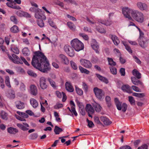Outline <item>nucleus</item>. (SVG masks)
Masks as SVG:
<instances>
[{
    "label": "nucleus",
    "instance_id": "a18cd8bd",
    "mask_svg": "<svg viewBox=\"0 0 149 149\" xmlns=\"http://www.w3.org/2000/svg\"><path fill=\"white\" fill-rule=\"evenodd\" d=\"M70 63L72 67L74 70H76L77 68V66L76 63L73 61H70Z\"/></svg>",
    "mask_w": 149,
    "mask_h": 149
},
{
    "label": "nucleus",
    "instance_id": "c03bdc74",
    "mask_svg": "<svg viewBox=\"0 0 149 149\" xmlns=\"http://www.w3.org/2000/svg\"><path fill=\"white\" fill-rule=\"evenodd\" d=\"M109 68L112 74H117V70L116 68L113 67H110Z\"/></svg>",
    "mask_w": 149,
    "mask_h": 149
},
{
    "label": "nucleus",
    "instance_id": "20e7f679",
    "mask_svg": "<svg viewBox=\"0 0 149 149\" xmlns=\"http://www.w3.org/2000/svg\"><path fill=\"white\" fill-rule=\"evenodd\" d=\"M114 101L116 106L118 110H121L122 109V111L124 112L126 111L127 107L126 104L125 103H122L117 98H115Z\"/></svg>",
    "mask_w": 149,
    "mask_h": 149
},
{
    "label": "nucleus",
    "instance_id": "a19ab883",
    "mask_svg": "<svg viewBox=\"0 0 149 149\" xmlns=\"http://www.w3.org/2000/svg\"><path fill=\"white\" fill-rule=\"evenodd\" d=\"M48 22L49 25L55 29L57 28V26L55 25V23L53 22V20L49 18L48 20Z\"/></svg>",
    "mask_w": 149,
    "mask_h": 149
},
{
    "label": "nucleus",
    "instance_id": "f8f14e48",
    "mask_svg": "<svg viewBox=\"0 0 149 149\" xmlns=\"http://www.w3.org/2000/svg\"><path fill=\"white\" fill-rule=\"evenodd\" d=\"M140 46L143 48L146 47L148 45V42L145 38H141L138 39Z\"/></svg>",
    "mask_w": 149,
    "mask_h": 149
},
{
    "label": "nucleus",
    "instance_id": "2eb2a0df",
    "mask_svg": "<svg viewBox=\"0 0 149 149\" xmlns=\"http://www.w3.org/2000/svg\"><path fill=\"white\" fill-rule=\"evenodd\" d=\"M138 79L134 77H131L132 82L135 85H140L141 86L143 87L144 85L143 83Z\"/></svg>",
    "mask_w": 149,
    "mask_h": 149
},
{
    "label": "nucleus",
    "instance_id": "f3484780",
    "mask_svg": "<svg viewBox=\"0 0 149 149\" xmlns=\"http://www.w3.org/2000/svg\"><path fill=\"white\" fill-rule=\"evenodd\" d=\"M121 90L124 92H126L129 93H132V91L130 86L128 84L124 85L121 87Z\"/></svg>",
    "mask_w": 149,
    "mask_h": 149
},
{
    "label": "nucleus",
    "instance_id": "c756f323",
    "mask_svg": "<svg viewBox=\"0 0 149 149\" xmlns=\"http://www.w3.org/2000/svg\"><path fill=\"white\" fill-rule=\"evenodd\" d=\"M7 131L8 133L12 134H14L18 132L17 129L12 127L8 128Z\"/></svg>",
    "mask_w": 149,
    "mask_h": 149
},
{
    "label": "nucleus",
    "instance_id": "f03ea898",
    "mask_svg": "<svg viewBox=\"0 0 149 149\" xmlns=\"http://www.w3.org/2000/svg\"><path fill=\"white\" fill-rule=\"evenodd\" d=\"M9 58L13 63L17 64H22L23 62L26 65H28V62L26 59L22 56L20 57V59L16 55L13 54L11 56L10 54H8Z\"/></svg>",
    "mask_w": 149,
    "mask_h": 149
},
{
    "label": "nucleus",
    "instance_id": "680f3d73",
    "mask_svg": "<svg viewBox=\"0 0 149 149\" xmlns=\"http://www.w3.org/2000/svg\"><path fill=\"white\" fill-rule=\"evenodd\" d=\"M97 29L99 32L101 33H105L106 32L105 30L103 28H98L97 27Z\"/></svg>",
    "mask_w": 149,
    "mask_h": 149
},
{
    "label": "nucleus",
    "instance_id": "603ef678",
    "mask_svg": "<svg viewBox=\"0 0 149 149\" xmlns=\"http://www.w3.org/2000/svg\"><path fill=\"white\" fill-rule=\"evenodd\" d=\"M64 1L67 3H70L74 4L75 6L77 5V3L74 0H64Z\"/></svg>",
    "mask_w": 149,
    "mask_h": 149
},
{
    "label": "nucleus",
    "instance_id": "b1692460",
    "mask_svg": "<svg viewBox=\"0 0 149 149\" xmlns=\"http://www.w3.org/2000/svg\"><path fill=\"white\" fill-rule=\"evenodd\" d=\"M100 119L101 121L103 122L105 125H109L111 124V122L109 121V119L106 117L102 116L100 117Z\"/></svg>",
    "mask_w": 149,
    "mask_h": 149
},
{
    "label": "nucleus",
    "instance_id": "f257e3e1",
    "mask_svg": "<svg viewBox=\"0 0 149 149\" xmlns=\"http://www.w3.org/2000/svg\"><path fill=\"white\" fill-rule=\"evenodd\" d=\"M32 65L40 71L46 73L50 69V64L46 56L41 52L38 51L34 53Z\"/></svg>",
    "mask_w": 149,
    "mask_h": 149
},
{
    "label": "nucleus",
    "instance_id": "9b49d317",
    "mask_svg": "<svg viewBox=\"0 0 149 149\" xmlns=\"http://www.w3.org/2000/svg\"><path fill=\"white\" fill-rule=\"evenodd\" d=\"M35 17L38 19H42L45 20L46 16L42 13L41 10L38 9L37 10L35 13Z\"/></svg>",
    "mask_w": 149,
    "mask_h": 149
},
{
    "label": "nucleus",
    "instance_id": "c85d7f7f",
    "mask_svg": "<svg viewBox=\"0 0 149 149\" xmlns=\"http://www.w3.org/2000/svg\"><path fill=\"white\" fill-rule=\"evenodd\" d=\"M16 107L19 109H22L24 107V104L20 101H18L15 102Z\"/></svg>",
    "mask_w": 149,
    "mask_h": 149
},
{
    "label": "nucleus",
    "instance_id": "7ed1b4c3",
    "mask_svg": "<svg viewBox=\"0 0 149 149\" xmlns=\"http://www.w3.org/2000/svg\"><path fill=\"white\" fill-rule=\"evenodd\" d=\"M72 47L77 51L82 50L84 48L83 44L77 38L74 39L71 42Z\"/></svg>",
    "mask_w": 149,
    "mask_h": 149
},
{
    "label": "nucleus",
    "instance_id": "bf43d9fd",
    "mask_svg": "<svg viewBox=\"0 0 149 149\" xmlns=\"http://www.w3.org/2000/svg\"><path fill=\"white\" fill-rule=\"evenodd\" d=\"M38 134L37 133H33L30 135V137L32 139H34L38 137Z\"/></svg>",
    "mask_w": 149,
    "mask_h": 149
},
{
    "label": "nucleus",
    "instance_id": "aec40b11",
    "mask_svg": "<svg viewBox=\"0 0 149 149\" xmlns=\"http://www.w3.org/2000/svg\"><path fill=\"white\" fill-rule=\"evenodd\" d=\"M109 36V37L111 38L114 44L116 45H118L120 43V41L118 37L115 35L110 34Z\"/></svg>",
    "mask_w": 149,
    "mask_h": 149
},
{
    "label": "nucleus",
    "instance_id": "69168bd1",
    "mask_svg": "<svg viewBox=\"0 0 149 149\" xmlns=\"http://www.w3.org/2000/svg\"><path fill=\"white\" fill-rule=\"evenodd\" d=\"M137 149H148V146L146 144H144L139 147Z\"/></svg>",
    "mask_w": 149,
    "mask_h": 149
},
{
    "label": "nucleus",
    "instance_id": "2f4dec72",
    "mask_svg": "<svg viewBox=\"0 0 149 149\" xmlns=\"http://www.w3.org/2000/svg\"><path fill=\"white\" fill-rule=\"evenodd\" d=\"M107 60L108 62L109 65H111V67L115 66L116 65V63L113 61L112 58L108 57Z\"/></svg>",
    "mask_w": 149,
    "mask_h": 149
},
{
    "label": "nucleus",
    "instance_id": "ea45409f",
    "mask_svg": "<svg viewBox=\"0 0 149 149\" xmlns=\"http://www.w3.org/2000/svg\"><path fill=\"white\" fill-rule=\"evenodd\" d=\"M5 83L6 85L8 87L10 88L11 85H10L9 78L8 76H6L5 77Z\"/></svg>",
    "mask_w": 149,
    "mask_h": 149
},
{
    "label": "nucleus",
    "instance_id": "1a4fd4ad",
    "mask_svg": "<svg viewBox=\"0 0 149 149\" xmlns=\"http://www.w3.org/2000/svg\"><path fill=\"white\" fill-rule=\"evenodd\" d=\"M65 52L70 56L73 57L74 56V52L72 48L70 45H67L64 47Z\"/></svg>",
    "mask_w": 149,
    "mask_h": 149
},
{
    "label": "nucleus",
    "instance_id": "3c124183",
    "mask_svg": "<svg viewBox=\"0 0 149 149\" xmlns=\"http://www.w3.org/2000/svg\"><path fill=\"white\" fill-rule=\"evenodd\" d=\"M79 35L80 36L82 37L84 39L86 40H87L89 39V37L88 35L84 33H80L79 34Z\"/></svg>",
    "mask_w": 149,
    "mask_h": 149
},
{
    "label": "nucleus",
    "instance_id": "72a5a7b5",
    "mask_svg": "<svg viewBox=\"0 0 149 149\" xmlns=\"http://www.w3.org/2000/svg\"><path fill=\"white\" fill-rule=\"evenodd\" d=\"M47 80L49 81L50 84L53 88H56V87L57 86L55 82L52 79H51L50 78H47Z\"/></svg>",
    "mask_w": 149,
    "mask_h": 149
},
{
    "label": "nucleus",
    "instance_id": "473e14b6",
    "mask_svg": "<svg viewBox=\"0 0 149 149\" xmlns=\"http://www.w3.org/2000/svg\"><path fill=\"white\" fill-rule=\"evenodd\" d=\"M105 100L107 107H111V97L109 96H106Z\"/></svg>",
    "mask_w": 149,
    "mask_h": 149
},
{
    "label": "nucleus",
    "instance_id": "e433bc0d",
    "mask_svg": "<svg viewBox=\"0 0 149 149\" xmlns=\"http://www.w3.org/2000/svg\"><path fill=\"white\" fill-rule=\"evenodd\" d=\"M11 31L13 33H17L19 30L17 26L15 25L12 27L10 29Z\"/></svg>",
    "mask_w": 149,
    "mask_h": 149
},
{
    "label": "nucleus",
    "instance_id": "6e6d98bb",
    "mask_svg": "<svg viewBox=\"0 0 149 149\" xmlns=\"http://www.w3.org/2000/svg\"><path fill=\"white\" fill-rule=\"evenodd\" d=\"M94 120L95 122L99 124H101V122H100L99 118L97 116H95L94 118Z\"/></svg>",
    "mask_w": 149,
    "mask_h": 149
},
{
    "label": "nucleus",
    "instance_id": "79ce46f5",
    "mask_svg": "<svg viewBox=\"0 0 149 149\" xmlns=\"http://www.w3.org/2000/svg\"><path fill=\"white\" fill-rule=\"evenodd\" d=\"M37 24L40 27H42L44 26V24L42 19H39L38 20Z\"/></svg>",
    "mask_w": 149,
    "mask_h": 149
},
{
    "label": "nucleus",
    "instance_id": "6e6552de",
    "mask_svg": "<svg viewBox=\"0 0 149 149\" xmlns=\"http://www.w3.org/2000/svg\"><path fill=\"white\" fill-rule=\"evenodd\" d=\"M80 62L81 64L86 68L91 69L92 65L90 61L83 58L80 59Z\"/></svg>",
    "mask_w": 149,
    "mask_h": 149
},
{
    "label": "nucleus",
    "instance_id": "7c9ffc66",
    "mask_svg": "<svg viewBox=\"0 0 149 149\" xmlns=\"http://www.w3.org/2000/svg\"><path fill=\"white\" fill-rule=\"evenodd\" d=\"M55 134H58L60 133L63 131V130L57 126H56L54 130Z\"/></svg>",
    "mask_w": 149,
    "mask_h": 149
},
{
    "label": "nucleus",
    "instance_id": "c9c22d12",
    "mask_svg": "<svg viewBox=\"0 0 149 149\" xmlns=\"http://www.w3.org/2000/svg\"><path fill=\"white\" fill-rule=\"evenodd\" d=\"M75 90L77 93L79 95H81L83 94V91L82 90L78 87L76 85L75 86Z\"/></svg>",
    "mask_w": 149,
    "mask_h": 149
},
{
    "label": "nucleus",
    "instance_id": "052dcab7",
    "mask_svg": "<svg viewBox=\"0 0 149 149\" xmlns=\"http://www.w3.org/2000/svg\"><path fill=\"white\" fill-rule=\"evenodd\" d=\"M104 25L107 26H110L112 23V22L111 20H104Z\"/></svg>",
    "mask_w": 149,
    "mask_h": 149
},
{
    "label": "nucleus",
    "instance_id": "864d4df0",
    "mask_svg": "<svg viewBox=\"0 0 149 149\" xmlns=\"http://www.w3.org/2000/svg\"><path fill=\"white\" fill-rule=\"evenodd\" d=\"M22 52L24 56H27L28 54V48L27 47H26L22 49Z\"/></svg>",
    "mask_w": 149,
    "mask_h": 149
},
{
    "label": "nucleus",
    "instance_id": "423d86ee",
    "mask_svg": "<svg viewBox=\"0 0 149 149\" xmlns=\"http://www.w3.org/2000/svg\"><path fill=\"white\" fill-rule=\"evenodd\" d=\"M93 91L96 97L98 100L101 101L104 98L105 93L102 89L95 87L94 88Z\"/></svg>",
    "mask_w": 149,
    "mask_h": 149
},
{
    "label": "nucleus",
    "instance_id": "4d7b16f0",
    "mask_svg": "<svg viewBox=\"0 0 149 149\" xmlns=\"http://www.w3.org/2000/svg\"><path fill=\"white\" fill-rule=\"evenodd\" d=\"M42 35L43 37L41 39V41H42L43 40L46 39L48 40L49 42H51V41L50 39L48 37H47L45 34H42Z\"/></svg>",
    "mask_w": 149,
    "mask_h": 149
},
{
    "label": "nucleus",
    "instance_id": "5fc2aeb1",
    "mask_svg": "<svg viewBox=\"0 0 149 149\" xmlns=\"http://www.w3.org/2000/svg\"><path fill=\"white\" fill-rule=\"evenodd\" d=\"M135 91L137 92H140V89L137 86H132L131 87Z\"/></svg>",
    "mask_w": 149,
    "mask_h": 149
},
{
    "label": "nucleus",
    "instance_id": "0eeeda50",
    "mask_svg": "<svg viewBox=\"0 0 149 149\" xmlns=\"http://www.w3.org/2000/svg\"><path fill=\"white\" fill-rule=\"evenodd\" d=\"M122 11L124 16L126 18H127L130 20L132 19V18L130 15L131 14L132 15V12L133 11L132 9L129 8H123L122 9Z\"/></svg>",
    "mask_w": 149,
    "mask_h": 149
},
{
    "label": "nucleus",
    "instance_id": "a211bd4d",
    "mask_svg": "<svg viewBox=\"0 0 149 149\" xmlns=\"http://www.w3.org/2000/svg\"><path fill=\"white\" fill-rule=\"evenodd\" d=\"M30 92L31 94L33 95H36L37 94V89L35 85H31L30 86Z\"/></svg>",
    "mask_w": 149,
    "mask_h": 149
},
{
    "label": "nucleus",
    "instance_id": "4c0bfd02",
    "mask_svg": "<svg viewBox=\"0 0 149 149\" xmlns=\"http://www.w3.org/2000/svg\"><path fill=\"white\" fill-rule=\"evenodd\" d=\"M7 114L4 111H2L1 113V116L2 119L5 120L7 119Z\"/></svg>",
    "mask_w": 149,
    "mask_h": 149
},
{
    "label": "nucleus",
    "instance_id": "dca6fc26",
    "mask_svg": "<svg viewBox=\"0 0 149 149\" xmlns=\"http://www.w3.org/2000/svg\"><path fill=\"white\" fill-rule=\"evenodd\" d=\"M66 90L70 92H72L74 91V88L70 82L67 81L65 84Z\"/></svg>",
    "mask_w": 149,
    "mask_h": 149
},
{
    "label": "nucleus",
    "instance_id": "338daca9",
    "mask_svg": "<svg viewBox=\"0 0 149 149\" xmlns=\"http://www.w3.org/2000/svg\"><path fill=\"white\" fill-rule=\"evenodd\" d=\"M82 86L83 89L85 91H87L88 89V87L86 84L83 82V83Z\"/></svg>",
    "mask_w": 149,
    "mask_h": 149
},
{
    "label": "nucleus",
    "instance_id": "58836bf2",
    "mask_svg": "<svg viewBox=\"0 0 149 149\" xmlns=\"http://www.w3.org/2000/svg\"><path fill=\"white\" fill-rule=\"evenodd\" d=\"M132 95L136 97L141 98L144 97L145 95L143 93H133L132 94Z\"/></svg>",
    "mask_w": 149,
    "mask_h": 149
},
{
    "label": "nucleus",
    "instance_id": "49530a36",
    "mask_svg": "<svg viewBox=\"0 0 149 149\" xmlns=\"http://www.w3.org/2000/svg\"><path fill=\"white\" fill-rule=\"evenodd\" d=\"M11 50L16 54H18L19 53V51L17 47H12L11 48Z\"/></svg>",
    "mask_w": 149,
    "mask_h": 149
},
{
    "label": "nucleus",
    "instance_id": "5701e85b",
    "mask_svg": "<svg viewBox=\"0 0 149 149\" xmlns=\"http://www.w3.org/2000/svg\"><path fill=\"white\" fill-rule=\"evenodd\" d=\"M86 111L88 113H93L94 112V110L92 106L89 104H87L85 108Z\"/></svg>",
    "mask_w": 149,
    "mask_h": 149
},
{
    "label": "nucleus",
    "instance_id": "774afa93",
    "mask_svg": "<svg viewBox=\"0 0 149 149\" xmlns=\"http://www.w3.org/2000/svg\"><path fill=\"white\" fill-rule=\"evenodd\" d=\"M120 149H131V148L129 146H125L121 147Z\"/></svg>",
    "mask_w": 149,
    "mask_h": 149
},
{
    "label": "nucleus",
    "instance_id": "13d9d810",
    "mask_svg": "<svg viewBox=\"0 0 149 149\" xmlns=\"http://www.w3.org/2000/svg\"><path fill=\"white\" fill-rule=\"evenodd\" d=\"M101 107L99 104H97L95 107V109L96 111L99 112L101 111Z\"/></svg>",
    "mask_w": 149,
    "mask_h": 149
},
{
    "label": "nucleus",
    "instance_id": "0e129e2a",
    "mask_svg": "<svg viewBox=\"0 0 149 149\" xmlns=\"http://www.w3.org/2000/svg\"><path fill=\"white\" fill-rule=\"evenodd\" d=\"M120 72L121 76H124L125 75V71L124 68H121L120 69Z\"/></svg>",
    "mask_w": 149,
    "mask_h": 149
},
{
    "label": "nucleus",
    "instance_id": "393cba45",
    "mask_svg": "<svg viewBox=\"0 0 149 149\" xmlns=\"http://www.w3.org/2000/svg\"><path fill=\"white\" fill-rule=\"evenodd\" d=\"M132 74L136 78L140 79L141 78V74L136 69H134L132 70Z\"/></svg>",
    "mask_w": 149,
    "mask_h": 149
},
{
    "label": "nucleus",
    "instance_id": "6ab92c4d",
    "mask_svg": "<svg viewBox=\"0 0 149 149\" xmlns=\"http://www.w3.org/2000/svg\"><path fill=\"white\" fill-rule=\"evenodd\" d=\"M137 5L138 8L141 10H146L147 9V5L144 3L139 2L137 3Z\"/></svg>",
    "mask_w": 149,
    "mask_h": 149
},
{
    "label": "nucleus",
    "instance_id": "a878e982",
    "mask_svg": "<svg viewBox=\"0 0 149 149\" xmlns=\"http://www.w3.org/2000/svg\"><path fill=\"white\" fill-rule=\"evenodd\" d=\"M67 25L69 28L73 31H75L76 30V26L74 24L71 22H68L67 23Z\"/></svg>",
    "mask_w": 149,
    "mask_h": 149
},
{
    "label": "nucleus",
    "instance_id": "de8ad7c7",
    "mask_svg": "<svg viewBox=\"0 0 149 149\" xmlns=\"http://www.w3.org/2000/svg\"><path fill=\"white\" fill-rule=\"evenodd\" d=\"M29 75L34 78L36 77L37 76L36 73L31 70H29Z\"/></svg>",
    "mask_w": 149,
    "mask_h": 149
},
{
    "label": "nucleus",
    "instance_id": "bb28decb",
    "mask_svg": "<svg viewBox=\"0 0 149 149\" xmlns=\"http://www.w3.org/2000/svg\"><path fill=\"white\" fill-rule=\"evenodd\" d=\"M30 103L34 108H36L38 106V102L34 98H31L30 100Z\"/></svg>",
    "mask_w": 149,
    "mask_h": 149
},
{
    "label": "nucleus",
    "instance_id": "09e8293b",
    "mask_svg": "<svg viewBox=\"0 0 149 149\" xmlns=\"http://www.w3.org/2000/svg\"><path fill=\"white\" fill-rule=\"evenodd\" d=\"M128 98L130 104L132 105H134L135 104V101L133 97L132 96H129Z\"/></svg>",
    "mask_w": 149,
    "mask_h": 149
},
{
    "label": "nucleus",
    "instance_id": "8fccbe9b",
    "mask_svg": "<svg viewBox=\"0 0 149 149\" xmlns=\"http://www.w3.org/2000/svg\"><path fill=\"white\" fill-rule=\"evenodd\" d=\"M0 86L3 89L4 88L5 85L4 84V80L2 77L0 76Z\"/></svg>",
    "mask_w": 149,
    "mask_h": 149
},
{
    "label": "nucleus",
    "instance_id": "4468645a",
    "mask_svg": "<svg viewBox=\"0 0 149 149\" xmlns=\"http://www.w3.org/2000/svg\"><path fill=\"white\" fill-rule=\"evenodd\" d=\"M59 60L63 64L68 65L69 63V61L68 58L63 54H60L59 56Z\"/></svg>",
    "mask_w": 149,
    "mask_h": 149
},
{
    "label": "nucleus",
    "instance_id": "412c9836",
    "mask_svg": "<svg viewBox=\"0 0 149 149\" xmlns=\"http://www.w3.org/2000/svg\"><path fill=\"white\" fill-rule=\"evenodd\" d=\"M70 104L72 106L71 107L70 112L73 113L75 116H77V113L75 110V105L74 102L72 100H71L70 102Z\"/></svg>",
    "mask_w": 149,
    "mask_h": 149
},
{
    "label": "nucleus",
    "instance_id": "cd10ccee",
    "mask_svg": "<svg viewBox=\"0 0 149 149\" xmlns=\"http://www.w3.org/2000/svg\"><path fill=\"white\" fill-rule=\"evenodd\" d=\"M17 15L20 17H28V13L21 10H18L16 13Z\"/></svg>",
    "mask_w": 149,
    "mask_h": 149
},
{
    "label": "nucleus",
    "instance_id": "37998d69",
    "mask_svg": "<svg viewBox=\"0 0 149 149\" xmlns=\"http://www.w3.org/2000/svg\"><path fill=\"white\" fill-rule=\"evenodd\" d=\"M123 45L125 47L126 49L129 52L130 54H132V51L130 47L125 43H123Z\"/></svg>",
    "mask_w": 149,
    "mask_h": 149
},
{
    "label": "nucleus",
    "instance_id": "ddd939ff",
    "mask_svg": "<svg viewBox=\"0 0 149 149\" xmlns=\"http://www.w3.org/2000/svg\"><path fill=\"white\" fill-rule=\"evenodd\" d=\"M46 79L44 77H42L40 79V86L41 88L42 89H46L48 87V85L46 83Z\"/></svg>",
    "mask_w": 149,
    "mask_h": 149
},
{
    "label": "nucleus",
    "instance_id": "4be33fe9",
    "mask_svg": "<svg viewBox=\"0 0 149 149\" xmlns=\"http://www.w3.org/2000/svg\"><path fill=\"white\" fill-rule=\"evenodd\" d=\"M96 77L101 81L107 84L109 82L108 79L106 77H104L98 74H96Z\"/></svg>",
    "mask_w": 149,
    "mask_h": 149
},
{
    "label": "nucleus",
    "instance_id": "f704fd0d",
    "mask_svg": "<svg viewBox=\"0 0 149 149\" xmlns=\"http://www.w3.org/2000/svg\"><path fill=\"white\" fill-rule=\"evenodd\" d=\"M79 68L81 73H84L86 74H89L90 73V71L89 70L81 66H79Z\"/></svg>",
    "mask_w": 149,
    "mask_h": 149
},
{
    "label": "nucleus",
    "instance_id": "9d476101",
    "mask_svg": "<svg viewBox=\"0 0 149 149\" xmlns=\"http://www.w3.org/2000/svg\"><path fill=\"white\" fill-rule=\"evenodd\" d=\"M91 46L92 49L94 50L96 53L98 54L100 53L99 46L95 39H93L91 43Z\"/></svg>",
    "mask_w": 149,
    "mask_h": 149
},
{
    "label": "nucleus",
    "instance_id": "e2e57ef3",
    "mask_svg": "<svg viewBox=\"0 0 149 149\" xmlns=\"http://www.w3.org/2000/svg\"><path fill=\"white\" fill-rule=\"evenodd\" d=\"M10 19L11 21L13 22L15 24H16L17 23V19L14 16H12L10 17Z\"/></svg>",
    "mask_w": 149,
    "mask_h": 149
},
{
    "label": "nucleus",
    "instance_id": "39448f33",
    "mask_svg": "<svg viewBox=\"0 0 149 149\" xmlns=\"http://www.w3.org/2000/svg\"><path fill=\"white\" fill-rule=\"evenodd\" d=\"M132 16L135 20L139 22L142 23L143 21V14L138 11H133L132 13Z\"/></svg>",
    "mask_w": 149,
    "mask_h": 149
}]
</instances>
